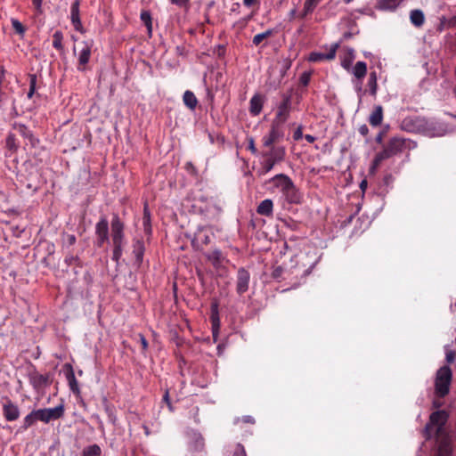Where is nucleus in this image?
Instances as JSON below:
<instances>
[{"instance_id":"obj_11","label":"nucleus","mask_w":456,"mask_h":456,"mask_svg":"<svg viewBox=\"0 0 456 456\" xmlns=\"http://www.w3.org/2000/svg\"><path fill=\"white\" fill-rule=\"evenodd\" d=\"M40 412L41 421L44 423H49L53 420H57L64 416L65 408L63 403L57 405L54 408H44L38 409Z\"/></svg>"},{"instance_id":"obj_34","label":"nucleus","mask_w":456,"mask_h":456,"mask_svg":"<svg viewBox=\"0 0 456 456\" xmlns=\"http://www.w3.org/2000/svg\"><path fill=\"white\" fill-rule=\"evenodd\" d=\"M141 20L142 23L146 26L149 34H151L152 30V20H151V15L149 11H142L140 15Z\"/></svg>"},{"instance_id":"obj_23","label":"nucleus","mask_w":456,"mask_h":456,"mask_svg":"<svg viewBox=\"0 0 456 456\" xmlns=\"http://www.w3.org/2000/svg\"><path fill=\"white\" fill-rule=\"evenodd\" d=\"M264 96L260 94H256L249 102V112L253 116H257L261 113L264 105Z\"/></svg>"},{"instance_id":"obj_39","label":"nucleus","mask_w":456,"mask_h":456,"mask_svg":"<svg viewBox=\"0 0 456 456\" xmlns=\"http://www.w3.org/2000/svg\"><path fill=\"white\" fill-rule=\"evenodd\" d=\"M11 22H12V26L13 28V29L15 30V32L20 36V37L22 38L25 35V32H26V28L23 26V24L18 20L17 19H14L12 18L11 20Z\"/></svg>"},{"instance_id":"obj_50","label":"nucleus","mask_w":456,"mask_h":456,"mask_svg":"<svg viewBox=\"0 0 456 456\" xmlns=\"http://www.w3.org/2000/svg\"><path fill=\"white\" fill-rule=\"evenodd\" d=\"M232 456H247L245 448L241 444H237Z\"/></svg>"},{"instance_id":"obj_61","label":"nucleus","mask_w":456,"mask_h":456,"mask_svg":"<svg viewBox=\"0 0 456 456\" xmlns=\"http://www.w3.org/2000/svg\"><path fill=\"white\" fill-rule=\"evenodd\" d=\"M313 12H314V11H313V10H311V9L307 10V9H306V6H305V5H304L303 11H302V12H300V13L298 14V17H299L300 19H305L307 15L311 14Z\"/></svg>"},{"instance_id":"obj_13","label":"nucleus","mask_w":456,"mask_h":456,"mask_svg":"<svg viewBox=\"0 0 456 456\" xmlns=\"http://www.w3.org/2000/svg\"><path fill=\"white\" fill-rule=\"evenodd\" d=\"M3 414L7 421H15L20 418V409L11 399L6 398L3 404Z\"/></svg>"},{"instance_id":"obj_17","label":"nucleus","mask_w":456,"mask_h":456,"mask_svg":"<svg viewBox=\"0 0 456 456\" xmlns=\"http://www.w3.org/2000/svg\"><path fill=\"white\" fill-rule=\"evenodd\" d=\"M145 252L144 242L141 239H135L133 242V255L134 256V263L138 268L142 265Z\"/></svg>"},{"instance_id":"obj_18","label":"nucleus","mask_w":456,"mask_h":456,"mask_svg":"<svg viewBox=\"0 0 456 456\" xmlns=\"http://www.w3.org/2000/svg\"><path fill=\"white\" fill-rule=\"evenodd\" d=\"M83 48L81 49L78 56V65L77 69L79 71L86 70V65L89 62L90 57H91V48L92 45L88 44L87 42H82Z\"/></svg>"},{"instance_id":"obj_54","label":"nucleus","mask_w":456,"mask_h":456,"mask_svg":"<svg viewBox=\"0 0 456 456\" xmlns=\"http://www.w3.org/2000/svg\"><path fill=\"white\" fill-rule=\"evenodd\" d=\"M283 273V268L281 266H276L272 272V277L275 280H278L281 277Z\"/></svg>"},{"instance_id":"obj_9","label":"nucleus","mask_w":456,"mask_h":456,"mask_svg":"<svg viewBox=\"0 0 456 456\" xmlns=\"http://www.w3.org/2000/svg\"><path fill=\"white\" fill-rule=\"evenodd\" d=\"M292 89L281 94V102L278 105V110L274 119L286 122L289 118L291 110Z\"/></svg>"},{"instance_id":"obj_52","label":"nucleus","mask_w":456,"mask_h":456,"mask_svg":"<svg viewBox=\"0 0 456 456\" xmlns=\"http://www.w3.org/2000/svg\"><path fill=\"white\" fill-rule=\"evenodd\" d=\"M253 18V13H250L249 15L240 19V20L237 21V25L240 27V28H245L247 26V24L248 23V21Z\"/></svg>"},{"instance_id":"obj_32","label":"nucleus","mask_w":456,"mask_h":456,"mask_svg":"<svg viewBox=\"0 0 456 456\" xmlns=\"http://www.w3.org/2000/svg\"><path fill=\"white\" fill-rule=\"evenodd\" d=\"M377 80H378V77H377V73L376 71H372L370 73L369 75V79H368V87H369V90H370V94L373 96L376 95L377 94V90H378V83H377Z\"/></svg>"},{"instance_id":"obj_43","label":"nucleus","mask_w":456,"mask_h":456,"mask_svg":"<svg viewBox=\"0 0 456 456\" xmlns=\"http://www.w3.org/2000/svg\"><path fill=\"white\" fill-rule=\"evenodd\" d=\"M382 161H384V159L380 158V156L377 153L371 162L370 173L375 174L376 170L378 169Z\"/></svg>"},{"instance_id":"obj_14","label":"nucleus","mask_w":456,"mask_h":456,"mask_svg":"<svg viewBox=\"0 0 456 456\" xmlns=\"http://www.w3.org/2000/svg\"><path fill=\"white\" fill-rule=\"evenodd\" d=\"M63 370H64L65 377H66V379L68 381L69 389L76 395H80V388H79L77 380V379L75 377V372H74L72 365L70 363H65L63 365Z\"/></svg>"},{"instance_id":"obj_10","label":"nucleus","mask_w":456,"mask_h":456,"mask_svg":"<svg viewBox=\"0 0 456 456\" xmlns=\"http://www.w3.org/2000/svg\"><path fill=\"white\" fill-rule=\"evenodd\" d=\"M95 236L96 240L94 243L98 248H102L110 240L109 222L105 216H101L100 220L95 224Z\"/></svg>"},{"instance_id":"obj_44","label":"nucleus","mask_w":456,"mask_h":456,"mask_svg":"<svg viewBox=\"0 0 456 456\" xmlns=\"http://www.w3.org/2000/svg\"><path fill=\"white\" fill-rule=\"evenodd\" d=\"M439 451L441 453H443L444 455H449L452 452V447H451L448 440L444 439L441 443V444L439 446Z\"/></svg>"},{"instance_id":"obj_31","label":"nucleus","mask_w":456,"mask_h":456,"mask_svg":"<svg viewBox=\"0 0 456 456\" xmlns=\"http://www.w3.org/2000/svg\"><path fill=\"white\" fill-rule=\"evenodd\" d=\"M102 404H103L104 411H105L106 414L108 415L110 421L112 424H115L116 420H117V417H116V410H115L114 405L110 404L106 397H103Z\"/></svg>"},{"instance_id":"obj_21","label":"nucleus","mask_w":456,"mask_h":456,"mask_svg":"<svg viewBox=\"0 0 456 456\" xmlns=\"http://www.w3.org/2000/svg\"><path fill=\"white\" fill-rule=\"evenodd\" d=\"M70 19L74 28L78 32H84L79 16V0H76L70 8Z\"/></svg>"},{"instance_id":"obj_20","label":"nucleus","mask_w":456,"mask_h":456,"mask_svg":"<svg viewBox=\"0 0 456 456\" xmlns=\"http://www.w3.org/2000/svg\"><path fill=\"white\" fill-rule=\"evenodd\" d=\"M352 73L358 80L356 89L358 92L362 91V80L367 74V64L364 61H357L352 69Z\"/></svg>"},{"instance_id":"obj_41","label":"nucleus","mask_w":456,"mask_h":456,"mask_svg":"<svg viewBox=\"0 0 456 456\" xmlns=\"http://www.w3.org/2000/svg\"><path fill=\"white\" fill-rule=\"evenodd\" d=\"M273 29H267L266 31H265L263 33L256 35L253 37L252 42L255 45H259L264 39L271 37L273 35Z\"/></svg>"},{"instance_id":"obj_53","label":"nucleus","mask_w":456,"mask_h":456,"mask_svg":"<svg viewBox=\"0 0 456 456\" xmlns=\"http://www.w3.org/2000/svg\"><path fill=\"white\" fill-rule=\"evenodd\" d=\"M456 359V352L452 350H447L445 354V360L448 363H452Z\"/></svg>"},{"instance_id":"obj_8","label":"nucleus","mask_w":456,"mask_h":456,"mask_svg":"<svg viewBox=\"0 0 456 456\" xmlns=\"http://www.w3.org/2000/svg\"><path fill=\"white\" fill-rule=\"evenodd\" d=\"M283 124L284 122L275 119L273 120L269 134L265 135L262 139L264 147L272 148V146H274V143L282 140L284 136Z\"/></svg>"},{"instance_id":"obj_55","label":"nucleus","mask_w":456,"mask_h":456,"mask_svg":"<svg viewBox=\"0 0 456 456\" xmlns=\"http://www.w3.org/2000/svg\"><path fill=\"white\" fill-rule=\"evenodd\" d=\"M248 149L253 153V154H256L257 153V150L255 146V141L253 139V137H249L248 139Z\"/></svg>"},{"instance_id":"obj_58","label":"nucleus","mask_w":456,"mask_h":456,"mask_svg":"<svg viewBox=\"0 0 456 456\" xmlns=\"http://www.w3.org/2000/svg\"><path fill=\"white\" fill-rule=\"evenodd\" d=\"M185 169L192 175H197V169L191 162H187L185 164Z\"/></svg>"},{"instance_id":"obj_37","label":"nucleus","mask_w":456,"mask_h":456,"mask_svg":"<svg viewBox=\"0 0 456 456\" xmlns=\"http://www.w3.org/2000/svg\"><path fill=\"white\" fill-rule=\"evenodd\" d=\"M354 59V50L349 49L348 55L341 60V66L347 71L350 70L353 61Z\"/></svg>"},{"instance_id":"obj_4","label":"nucleus","mask_w":456,"mask_h":456,"mask_svg":"<svg viewBox=\"0 0 456 456\" xmlns=\"http://www.w3.org/2000/svg\"><path fill=\"white\" fill-rule=\"evenodd\" d=\"M452 379V371L448 365L440 367L435 379V394L439 398H444L449 394Z\"/></svg>"},{"instance_id":"obj_48","label":"nucleus","mask_w":456,"mask_h":456,"mask_svg":"<svg viewBox=\"0 0 456 456\" xmlns=\"http://www.w3.org/2000/svg\"><path fill=\"white\" fill-rule=\"evenodd\" d=\"M64 261L68 265H72L73 264L79 265L80 259L77 256L68 255Z\"/></svg>"},{"instance_id":"obj_1","label":"nucleus","mask_w":456,"mask_h":456,"mask_svg":"<svg viewBox=\"0 0 456 456\" xmlns=\"http://www.w3.org/2000/svg\"><path fill=\"white\" fill-rule=\"evenodd\" d=\"M110 238L113 246L111 259L117 264L119 262L125 246V224L116 213L112 215L110 222Z\"/></svg>"},{"instance_id":"obj_56","label":"nucleus","mask_w":456,"mask_h":456,"mask_svg":"<svg viewBox=\"0 0 456 456\" xmlns=\"http://www.w3.org/2000/svg\"><path fill=\"white\" fill-rule=\"evenodd\" d=\"M139 339H140V343H141L142 350L146 351L148 349V346H149L146 338L144 337V335L139 334Z\"/></svg>"},{"instance_id":"obj_12","label":"nucleus","mask_w":456,"mask_h":456,"mask_svg":"<svg viewBox=\"0 0 456 456\" xmlns=\"http://www.w3.org/2000/svg\"><path fill=\"white\" fill-rule=\"evenodd\" d=\"M250 274L244 267L239 268L237 272L236 291L239 295L244 294L248 289Z\"/></svg>"},{"instance_id":"obj_62","label":"nucleus","mask_w":456,"mask_h":456,"mask_svg":"<svg viewBox=\"0 0 456 456\" xmlns=\"http://www.w3.org/2000/svg\"><path fill=\"white\" fill-rule=\"evenodd\" d=\"M240 420V419H238V421ZM240 420L243 422V423H248V424H254L255 423V419L253 417L251 416H243Z\"/></svg>"},{"instance_id":"obj_16","label":"nucleus","mask_w":456,"mask_h":456,"mask_svg":"<svg viewBox=\"0 0 456 456\" xmlns=\"http://www.w3.org/2000/svg\"><path fill=\"white\" fill-rule=\"evenodd\" d=\"M338 47V44H334L331 45L330 51L326 53H318V52H313L309 55V61L312 62H318L322 61H331L335 59L337 49Z\"/></svg>"},{"instance_id":"obj_63","label":"nucleus","mask_w":456,"mask_h":456,"mask_svg":"<svg viewBox=\"0 0 456 456\" xmlns=\"http://www.w3.org/2000/svg\"><path fill=\"white\" fill-rule=\"evenodd\" d=\"M359 133L362 135V136H367L368 134H369V128L367 126V125L363 124L360 127H359Z\"/></svg>"},{"instance_id":"obj_7","label":"nucleus","mask_w":456,"mask_h":456,"mask_svg":"<svg viewBox=\"0 0 456 456\" xmlns=\"http://www.w3.org/2000/svg\"><path fill=\"white\" fill-rule=\"evenodd\" d=\"M407 140L400 137H392L388 140L383 150L378 154L384 160L402 153L406 149Z\"/></svg>"},{"instance_id":"obj_26","label":"nucleus","mask_w":456,"mask_h":456,"mask_svg":"<svg viewBox=\"0 0 456 456\" xmlns=\"http://www.w3.org/2000/svg\"><path fill=\"white\" fill-rule=\"evenodd\" d=\"M210 321H211V324H212L213 335L215 336L216 332L218 331L219 327H220L218 303L216 301H214L211 303Z\"/></svg>"},{"instance_id":"obj_38","label":"nucleus","mask_w":456,"mask_h":456,"mask_svg":"<svg viewBox=\"0 0 456 456\" xmlns=\"http://www.w3.org/2000/svg\"><path fill=\"white\" fill-rule=\"evenodd\" d=\"M101 448L97 444L90 445L84 449L82 456H99Z\"/></svg>"},{"instance_id":"obj_36","label":"nucleus","mask_w":456,"mask_h":456,"mask_svg":"<svg viewBox=\"0 0 456 456\" xmlns=\"http://www.w3.org/2000/svg\"><path fill=\"white\" fill-rule=\"evenodd\" d=\"M28 78H29V89H28L27 96L28 99H31L36 94L37 77L36 74H29Z\"/></svg>"},{"instance_id":"obj_40","label":"nucleus","mask_w":456,"mask_h":456,"mask_svg":"<svg viewBox=\"0 0 456 456\" xmlns=\"http://www.w3.org/2000/svg\"><path fill=\"white\" fill-rule=\"evenodd\" d=\"M142 224L146 233L151 232V215L147 205L144 206Z\"/></svg>"},{"instance_id":"obj_35","label":"nucleus","mask_w":456,"mask_h":456,"mask_svg":"<svg viewBox=\"0 0 456 456\" xmlns=\"http://www.w3.org/2000/svg\"><path fill=\"white\" fill-rule=\"evenodd\" d=\"M5 143H6V148L9 151H11L12 152L17 151V150L19 148V144L16 142L15 134L10 133L6 137Z\"/></svg>"},{"instance_id":"obj_27","label":"nucleus","mask_w":456,"mask_h":456,"mask_svg":"<svg viewBox=\"0 0 456 456\" xmlns=\"http://www.w3.org/2000/svg\"><path fill=\"white\" fill-rule=\"evenodd\" d=\"M256 212L261 216H272L273 212V203L270 199L264 200L256 208Z\"/></svg>"},{"instance_id":"obj_33","label":"nucleus","mask_w":456,"mask_h":456,"mask_svg":"<svg viewBox=\"0 0 456 456\" xmlns=\"http://www.w3.org/2000/svg\"><path fill=\"white\" fill-rule=\"evenodd\" d=\"M62 40H63L62 32L60 30L55 31L53 35V46L58 51H62L63 50Z\"/></svg>"},{"instance_id":"obj_30","label":"nucleus","mask_w":456,"mask_h":456,"mask_svg":"<svg viewBox=\"0 0 456 456\" xmlns=\"http://www.w3.org/2000/svg\"><path fill=\"white\" fill-rule=\"evenodd\" d=\"M411 22L417 28H420L425 22L424 12L419 9H414L410 12Z\"/></svg>"},{"instance_id":"obj_45","label":"nucleus","mask_w":456,"mask_h":456,"mask_svg":"<svg viewBox=\"0 0 456 456\" xmlns=\"http://www.w3.org/2000/svg\"><path fill=\"white\" fill-rule=\"evenodd\" d=\"M439 20L440 21L436 28L437 31L442 32L445 28H452L451 26H449V19H446L444 16H442Z\"/></svg>"},{"instance_id":"obj_22","label":"nucleus","mask_w":456,"mask_h":456,"mask_svg":"<svg viewBox=\"0 0 456 456\" xmlns=\"http://www.w3.org/2000/svg\"><path fill=\"white\" fill-rule=\"evenodd\" d=\"M282 195L289 204H300L302 202L303 195L295 184L291 185Z\"/></svg>"},{"instance_id":"obj_24","label":"nucleus","mask_w":456,"mask_h":456,"mask_svg":"<svg viewBox=\"0 0 456 456\" xmlns=\"http://www.w3.org/2000/svg\"><path fill=\"white\" fill-rule=\"evenodd\" d=\"M30 382L34 388H42L50 385V377L48 374L43 375L34 372L30 375Z\"/></svg>"},{"instance_id":"obj_51","label":"nucleus","mask_w":456,"mask_h":456,"mask_svg":"<svg viewBox=\"0 0 456 456\" xmlns=\"http://www.w3.org/2000/svg\"><path fill=\"white\" fill-rule=\"evenodd\" d=\"M321 1L322 0H305L304 5L306 6L307 10L311 9L314 11V9L321 3Z\"/></svg>"},{"instance_id":"obj_29","label":"nucleus","mask_w":456,"mask_h":456,"mask_svg":"<svg viewBox=\"0 0 456 456\" xmlns=\"http://www.w3.org/2000/svg\"><path fill=\"white\" fill-rule=\"evenodd\" d=\"M183 102L184 105L191 110H194L198 104V99L196 98L193 92L186 90L183 95Z\"/></svg>"},{"instance_id":"obj_25","label":"nucleus","mask_w":456,"mask_h":456,"mask_svg":"<svg viewBox=\"0 0 456 456\" xmlns=\"http://www.w3.org/2000/svg\"><path fill=\"white\" fill-rule=\"evenodd\" d=\"M39 410H33L23 419L22 425L20 426L21 430H27L33 426L37 421H41Z\"/></svg>"},{"instance_id":"obj_2","label":"nucleus","mask_w":456,"mask_h":456,"mask_svg":"<svg viewBox=\"0 0 456 456\" xmlns=\"http://www.w3.org/2000/svg\"><path fill=\"white\" fill-rule=\"evenodd\" d=\"M268 149V151H263L261 152L263 161L261 162V167L257 172L259 175H266L276 164L283 161L285 159L286 151L284 147L272 146V148Z\"/></svg>"},{"instance_id":"obj_28","label":"nucleus","mask_w":456,"mask_h":456,"mask_svg":"<svg viewBox=\"0 0 456 456\" xmlns=\"http://www.w3.org/2000/svg\"><path fill=\"white\" fill-rule=\"evenodd\" d=\"M382 120L383 108L381 105H377L369 117V122L372 126H379L382 123Z\"/></svg>"},{"instance_id":"obj_3","label":"nucleus","mask_w":456,"mask_h":456,"mask_svg":"<svg viewBox=\"0 0 456 456\" xmlns=\"http://www.w3.org/2000/svg\"><path fill=\"white\" fill-rule=\"evenodd\" d=\"M18 182L29 194L36 193L43 185L42 175L39 170L34 167L27 168L24 173L18 175Z\"/></svg>"},{"instance_id":"obj_49","label":"nucleus","mask_w":456,"mask_h":456,"mask_svg":"<svg viewBox=\"0 0 456 456\" xmlns=\"http://www.w3.org/2000/svg\"><path fill=\"white\" fill-rule=\"evenodd\" d=\"M162 401L167 404L170 411H174V407L169 397V391L167 389L163 395Z\"/></svg>"},{"instance_id":"obj_57","label":"nucleus","mask_w":456,"mask_h":456,"mask_svg":"<svg viewBox=\"0 0 456 456\" xmlns=\"http://www.w3.org/2000/svg\"><path fill=\"white\" fill-rule=\"evenodd\" d=\"M76 241H77V238L74 234H68L65 244L67 246H72L76 243Z\"/></svg>"},{"instance_id":"obj_64","label":"nucleus","mask_w":456,"mask_h":456,"mask_svg":"<svg viewBox=\"0 0 456 456\" xmlns=\"http://www.w3.org/2000/svg\"><path fill=\"white\" fill-rule=\"evenodd\" d=\"M42 2L43 0H32V4L38 12H42Z\"/></svg>"},{"instance_id":"obj_42","label":"nucleus","mask_w":456,"mask_h":456,"mask_svg":"<svg viewBox=\"0 0 456 456\" xmlns=\"http://www.w3.org/2000/svg\"><path fill=\"white\" fill-rule=\"evenodd\" d=\"M400 0H380L379 4L381 8L393 10L399 5Z\"/></svg>"},{"instance_id":"obj_5","label":"nucleus","mask_w":456,"mask_h":456,"mask_svg":"<svg viewBox=\"0 0 456 456\" xmlns=\"http://www.w3.org/2000/svg\"><path fill=\"white\" fill-rule=\"evenodd\" d=\"M400 128L408 133L428 134L431 130V124L424 117L408 116L402 120Z\"/></svg>"},{"instance_id":"obj_19","label":"nucleus","mask_w":456,"mask_h":456,"mask_svg":"<svg viewBox=\"0 0 456 456\" xmlns=\"http://www.w3.org/2000/svg\"><path fill=\"white\" fill-rule=\"evenodd\" d=\"M13 129H15L22 137L28 139L32 147H36L39 143V139L34 136L33 133L26 125L15 123L13 124Z\"/></svg>"},{"instance_id":"obj_46","label":"nucleus","mask_w":456,"mask_h":456,"mask_svg":"<svg viewBox=\"0 0 456 456\" xmlns=\"http://www.w3.org/2000/svg\"><path fill=\"white\" fill-rule=\"evenodd\" d=\"M208 258L213 262V264H219L222 258V253L219 249H215L212 251Z\"/></svg>"},{"instance_id":"obj_15","label":"nucleus","mask_w":456,"mask_h":456,"mask_svg":"<svg viewBox=\"0 0 456 456\" xmlns=\"http://www.w3.org/2000/svg\"><path fill=\"white\" fill-rule=\"evenodd\" d=\"M270 182L273 183V184L278 188L282 194L285 193L290 188V186L294 184L291 178L284 174H278L274 175L270 180Z\"/></svg>"},{"instance_id":"obj_6","label":"nucleus","mask_w":456,"mask_h":456,"mask_svg":"<svg viewBox=\"0 0 456 456\" xmlns=\"http://www.w3.org/2000/svg\"><path fill=\"white\" fill-rule=\"evenodd\" d=\"M449 418V414L444 410H438L433 411L429 416V420L426 424L425 428L423 430L424 436L427 439L431 438L432 430L434 427H436V434L440 435L443 431L444 427L445 426Z\"/></svg>"},{"instance_id":"obj_59","label":"nucleus","mask_w":456,"mask_h":456,"mask_svg":"<svg viewBox=\"0 0 456 456\" xmlns=\"http://www.w3.org/2000/svg\"><path fill=\"white\" fill-rule=\"evenodd\" d=\"M200 240L201 242L205 245L208 244L210 242V238L208 235H204V236H201L200 233H199L197 235V237L195 238V240Z\"/></svg>"},{"instance_id":"obj_60","label":"nucleus","mask_w":456,"mask_h":456,"mask_svg":"<svg viewBox=\"0 0 456 456\" xmlns=\"http://www.w3.org/2000/svg\"><path fill=\"white\" fill-rule=\"evenodd\" d=\"M303 137V132L302 127L299 126L297 128V130L294 132L293 138L295 141H298Z\"/></svg>"},{"instance_id":"obj_47","label":"nucleus","mask_w":456,"mask_h":456,"mask_svg":"<svg viewBox=\"0 0 456 456\" xmlns=\"http://www.w3.org/2000/svg\"><path fill=\"white\" fill-rule=\"evenodd\" d=\"M310 79H311V73L305 71L300 75L299 83L303 86H307L310 83Z\"/></svg>"}]
</instances>
